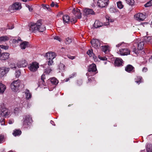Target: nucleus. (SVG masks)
<instances>
[{"label": "nucleus", "mask_w": 152, "mask_h": 152, "mask_svg": "<svg viewBox=\"0 0 152 152\" xmlns=\"http://www.w3.org/2000/svg\"><path fill=\"white\" fill-rule=\"evenodd\" d=\"M29 30L31 32H42L46 30L45 26L42 24V20H39L37 23H31L29 24Z\"/></svg>", "instance_id": "nucleus-1"}, {"label": "nucleus", "mask_w": 152, "mask_h": 152, "mask_svg": "<svg viewBox=\"0 0 152 152\" xmlns=\"http://www.w3.org/2000/svg\"><path fill=\"white\" fill-rule=\"evenodd\" d=\"M22 83V82L19 80L13 81L10 85V87L12 90L14 92H17L19 90V88Z\"/></svg>", "instance_id": "nucleus-2"}, {"label": "nucleus", "mask_w": 152, "mask_h": 152, "mask_svg": "<svg viewBox=\"0 0 152 152\" xmlns=\"http://www.w3.org/2000/svg\"><path fill=\"white\" fill-rule=\"evenodd\" d=\"M88 72L86 74L87 76H91L95 75L97 72L96 65L94 64L90 65L88 69Z\"/></svg>", "instance_id": "nucleus-3"}, {"label": "nucleus", "mask_w": 152, "mask_h": 152, "mask_svg": "<svg viewBox=\"0 0 152 152\" xmlns=\"http://www.w3.org/2000/svg\"><path fill=\"white\" fill-rule=\"evenodd\" d=\"M56 56L55 53L54 52H48L46 54L45 57L48 60V65H51L53 63V59Z\"/></svg>", "instance_id": "nucleus-4"}, {"label": "nucleus", "mask_w": 152, "mask_h": 152, "mask_svg": "<svg viewBox=\"0 0 152 152\" xmlns=\"http://www.w3.org/2000/svg\"><path fill=\"white\" fill-rule=\"evenodd\" d=\"M32 121V118L29 115H26L23 118V126L25 128H28Z\"/></svg>", "instance_id": "nucleus-5"}, {"label": "nucleus", "mask_w": 152, "mask_h": 152, "mask_svg": "<svg viewBox=\"0 0 152 152\" xmlns=\"http://www.w3.org/2000/svg\"><path fill=\"white\" fill-rule=\"evenodd\" d=\"M10 70V68L6 66L0 68V78H2L7 75Z\"/></svg>", "instance_id": "nucleus-6"}, {"label": "nucleus", "mask_w": 152, "mask_h": 152, "mask_svg": "<svg viewBox=\"0 0 152 152\" xmlns=\"http://www.w3.org/2000/svg\"><path fill=\"white\" fill-rule=\"evenodd\" d=\"M39 64L36 62H34L29 64L28 65L29 69L32 72H35L39 68Z\"/></svg>", "instance_id": "nucleus-7"}, {"label": "nucleus", "mask_w": 152, "mask_h": 152, "mask_svg": "<svg viewBox=\"0 0 152 152\" xmlns=\"http://www.w3.org/2000/svg\"><path fill=\"white\" fill-rule=\"evenodd\" d=\"M91 42L92 46L96 49H98L100 46V42L98 39H93Z\"/></svg>", "instance_id": "nucleus-8"}, {"label": "nucleus", "mask_w": 152, "mask_h": 152, "mask_svg": "<svg viewBox=\"0 0 152 152\" xmlns=\"http://www.w3.org/2000/svg\"><path fill=\"white\" fill-rule=\"evenodd\" d=\"M21 8V3L19 2H15L10 6L9 9L10 10H20Z\"/></svg>", "instance_id": "nucleus-9"}, {"label": "nucleus", "mask_w": 152, "mask_h": 152, "mask_svg": "<svg viewBox=\"0 0 152 152\" xmlns=\"http://www.w3.org/2000/svg\"><path fill=\"white\" fill-rule=\"evenodd\" d=\"M109 3V0H98L97 5L99 7H104L107 6Z\"/></svg>", "instance_id": "nucleus-10"}, {"label": "nucleus", "mask_w": 152, "mask_h": 152, "mask_svg": "<svg viewBox=\"0 0 152 152\" xmlns=\"http://www.w3.org/2000/svg\"><path fill=\"white\" fill-rule=\"evenodd\" d=\"M135 19L138 21H142L145 18V16L142 13H138L134 16Z\"/></svg>", "instance_id": "nucleus-11"}, {"label": "nucleus", "mask_w": 152, "mask_h": 152, "mask_svg": "<svg viewBox=\"0 0 152 152\" xmlns=\"http://www.w3.org/2000/svg\"><path fill=\"white\" fill-rule=\"evenodd\" d=\"M95 12L93 10L91 9L88 8H85L83 9V15L88 16L91 15H94Z\"/></svg>", "instance_id": "nucleus-12"}, {"label": "nucleus", "mask_w": 152, "mask_h": 152, "mask_svg": "<svg viewBox=\"0 0 152 152\" xmlns=\"http://www.w3.org/2000/svg\"><path fill=\"white\" fill-rule=\"evenodd\" d=\"M72 12L78 18L80 19L82 18V13L79 9L77 8H74Z\"/></svg>", "instance_id": "nucleus-13"}, {"label": "nucleus", "mask_w": 152, "mask_h": 152, "mask_svg": "<svg viewBox=\"0 0 152 152\" xmlns=\"http://www.w3.org/2000/svg\"><path fill=\"white\" fill-rule=\"evenodd\" d=\"M130 50L127 48L121 49L118 53L121 56L127 55L130 54Z\"/></svg>", "instance_id": "nucleus-14"}, {"label": "nucleus", "mask_w": 152, "mask_h": 152, "mask_svg": "<svg viewBox=\"0 0 152 152\" xmlns=\"http://www.w3.org/2000/svg\"><path fill=\"white\" fill-rule=\"evenodd\" d=\"M27 65L28 63L24 59H22L18 63L17 66L18 67H25Z\"/></svg>", "instance_id": "nucleus-15"}, {"label": "nucleus", "mask_w": 152, "mask_h": 152, "mask_svg": "<svg viewBox=\"0 0 152 152\" xmlns=\"http://www.w3.org/2000/svg\"><path fill=\"white\" fill-rule=\"evenodd\" d=\"M8 110L5 108L1 107L0 109V114L1 116L6 117L9 114Z\"/></svg>", "instance_id": "nucleus-16"}, {"label": "nucleus", "mask_w": 152, "mask_h": 152, "mask_svg": "<svg viewBox=\"0 0 152 152\" xmlns=\"http://www.w3.org/2000/svg\"><path fill=\"white\" fill-rule=\"evenodd\" d=\"M9 56L10 54L8 53H2L0 56V60L1 61H5L9 58Z\"/></svg>", "instance_id": "nucleus-17"}, {"label": "nucleus", "mask_w": 152, "mask_h": 152, "mask_svg": "<svg viewBox=\"0 0 152 152\" xmlns=\"http://www.w3.org/2000/svg\"><path fill=\"white\" fill-rule=\"evenodd\" d=\"M63 23L64 24H68L70 21L69 16L67 15H64L62 17Z\"/></svg>", "instance_id": "nucleus-18"}, {"label": "nucleus", "mask_w": 152, "mask_h": 152, "mask_svg": "<svg viewBox=\"0 0 152 152\" xmlns=\"http://www.w3.org/2000/svg\"><path fill=\"white\" fill-rule=\"evenodd\" d=\"M123 63L122 60L120 58H117L114 61V64L115 66H120Z\"/></svg>", "instance_id": "nucleus-19"}, {"label": "nucleus", "mask_w": 152, "mask_h": 152, "mask_svg": "<svg viewBox=\"0 0 152 152\" xmlns=\"http://www.w3.org/2000/svg\"><path fill=\"white\" fill-rule=\"evenodd\" d=\"M25 95V97L27 99H29L31 98V94L29 90L26 89L23 92Z\"/></svg>", "instance_id": "nucleus-20"}, {"label": "nucleus", "mask_w": 152, "mask_h": 152, "mask_svg": "<svg viewBox=\"0 0 152 152\" xmlns=\"http://www.w3.org/2000/svg\"><path fill=\"white\" fill-rule=\"evenodd\" d=\"M134 67L130 65H127L125 68V70L128 72H133Z\"/></svg>", "instance_id": "nucleus-21"}, {"label": "nucleus", "mask_w": 152, "mask_h": 152, "mask_svg": "<svg viewBox=\"0 0 152 152\" xmlns=\"http://www.w3.org/2000/svg\"><path fill=\"white\" fill-rule=\"evenodd\" d=\"M94 26L95 28H97L103 26V24L98 20H96L94 24Z\"/></svg>", "instance_id": "nucleus-22"}, {"label": "nucleus", "mask_w": 152, "mask_h": 152, "mask_svg": "<svg viewBox=\"0 0 152 152\" xmlns=\"http://www.w3.org/2000/svg\"><path fill=\"white\" fill-rule=\"evenodd\" d=\"M49 80H50L52 84L54 85L57 84L58 83V80L54 77L50 78Z\"/></svg>", "instance_id": "nucleus-23"}, {"label": "nucleus", "mask_w": 152, "mask_h": 152, "mask_svg": "<svg viewBox=\"0 0 152 152\" xmlns=\"http://www.w3.org/2000/svg\"><path fill=\"white\" fill-rule=\"evenodd\" d=\"M28 44V42H22L20 45V48L21 49H24L27 47Z\"/></svg>", "instance_id": "nucleus-24"}, {"label": "nucleus", "mask_w": 152, "mask_h": 152, "mask_svg": "<svg viewBox=\"0 0 152 152\" xmlns=\"http://www.w3.org/2000/svg\"><path fill=\"white\" fill-rule=\"evenodd\" d=\"M6 88V87L4 85L0 83V93H4Z\"/></svg>", "instance_id": "nucleus-25"}, {"label": "nucleus", "mask_w": 152, "mask_h": 152, "mask_svg": "<svg viewBox=\"0 0 152 152\" xmlns=\"http://www.w3.org/2000/svg\"><path fill=\"white\" fill-rule=\"evenodd\" d=\"M21 133V131L20 130H15L14 131L12 134L15 136H19Z\"/></svg>", "instance_id": "nucleus-26"}, {"label": "nucleus", "mask_w": 152, "mask_h": 152, "mask_svg": "<svg viewBox=\"0 0 152 152\" xmlns=\"http://www.w3.org/2000/svg\"><path fill=\"white\" fill-rule=\"evenodd\" d=\"M142 77L140 76H137L135 78V82L139 84L141 82H142Z\"/></svg>", "instance_id": "nucleus-27"}, {"label": "nucleus", "mask_w": 152, "mask_h": 152, "mask_svg": "<svg viewBox=\"0 0 152 152\" xmlns=\"http://www.w3.org/2000/svg\"><path fill=\"white\" fill-rule=\"evenodd\" d=\"M65 65L63 64L60 63L58 66L59 69L60 70L59 72H64L65 71Z\"/></svg>", "instance_id": "nucleus-28"}, {"label": "nucleus", "mask_w": 152, "mask_h": 152, "mask_svg": "<svg viewBox=\"0 0 152 152\" xmlns=\"http://www.w3.org/2000/svg\"><path fill=\"white\" fill-rule=\"evenodd\" d=\"M146 150L147 152H152V144L149 143L147 144Z\"/></svg>", "instance_id": "nucleus-29"}, {"label": "nucleus", "mask_w": 152, "mask_h": 152, "mask_svg": "<svg viewBox=\"0 0 152 152\" xmlns=\"http://www.w3.org/2000/svg\"><path fill=\"white\" fill-rule=\"evenodd\" d=\"M102 51L104 52L105 53H107L108 52H109V48L107 46H102Z\"/></svg>", "instance_id": "nucleus-30"}, {"label": "nucleus", "mask_w": 152, "mask_h": 152, "mask_svg": "<svg viewBox=\"0 0 152 152\" xmlns=\"http://www.w3.org/2000/svg\"><path fill=\"white\" fill-rule=\"evenodd\" d=\"M144 45V41L140 42L137 45V48L138 50H141L143 48Z\"/></svg>", "instance_id": "nucleus-31"}, {"label": "nucleus", "mask_w": 152, "mask_h": 152, "mask_svg": "<svg viewBox=\"0 0 152 152\" xmlns=\"http://www.w3.org/2000/svg\"><path fill=\"white\" fill-rule=\"evenodd\" d=\"M9 38L7 36H2L0 37V43L2 41L5 42L8 40Z\"/></svg>", "instance_id": "nucleus-32"}, {"label": "nucleus", "mask_w": 152, "mask_h": 152, "mask_svg": "<svg viewBox=\"0 0 152 152\" xmlns=\"http://www.w3.org/2000/svg\"><path fill=\"white\" fill-rule=\"evenodd\" d=\"M151 40L152 37H145L144 38V41L146 43L151 42Z\"/></svg>", "instance_id": "nucleus-33"}, {"label": "nucleus", "mask_w": 152, "mask_h": 152, "mask_svg": "<svg viewBox=\"0 0 152 152\" xmlns=\"http://www.w3.org/2000/svg\"><path fill=\"white\" fill-rule=\"evenodd\" d=\"M127 3L130 5L133 6L134 4V0H125Z\"/></svg>", "instance_id": "nucleus-34"}, {"label": "nucleus", "mask_w": 152, "mask_h": 152, "mask_svg": "<svg viewBox=\"0 0 152 152\" xmlns=\"http://www.w3.org/2000/svg\"><path fill=\"white\" fill-rule=\"evenodd\" d=\"M106 20L107 21V22L105 25H107L109 24V22H112L114 21V20L113 19L110 18L109 17L107 16L106 17Z\"/></svg>", "instance_id": "nucleus-35"}, {"label": "nucleus", "mask_w": 152, "mask_h": 152, "mask_svg": "<svg viewBox=\"0 0 152 152\" xmlns=\"http://www.w3.org/2000/svg\"><path fill=\"white\" fill-rule=\"evenodd\" d=\"M45 79V76L44 75H42L41 77V79L42 82H40V83L41 84L42 83V84L44 86H45V83L44 81V80Z\"/></svg>", "instance_id": "nucleus-36"}, {"label": "nucleus", "mask_w": 152, "mask_h": 152, "mask_svg": "<svg viewBox=\"0 0 152 152\" xmlns=\"http://www.w3.org/2000/svg\"><path fill=\"white\" fill-rule=\"evenodd\" d=\"M117 6L120 9H122L123 7V5L122 2L121 1H119L117 3Z\"/></svg>", "instance_id": "nucleus-37"}, {"label": "nucleus", "mask_w": 152, "mask_h": 152, "mask_svg": "<svg viewBox=\"0 0 152 152\" xmlns=\"http://www.w3.org/2000/svg\"><path fill=\"white\" fill-rule=\"evenodd\" d=\"M72 42V39L69 37H67L66 39L65 42L66 44H69Z\"/></svg>", "instance_id": "nucleus-38"}, {"label": "nucleus", "mask_w": 152, "mask_h": 152, "mask_svg": "<svg viewBox=\"0 0 152 152\" xmlns=\"http://www.w3.org/2000/svg\"><path fill=\"white\" fill-rule=\"evenodd\" d=\"M152 5V0H151L147 2L144 5L145 7H148Z\"/></svg>", "instance_id": "nucleus-39"}, {"label": "nucleus", "mask_w": 152, "mask_h": 152, "mask_svg": "<svg viewBox=\"0 0 152 152\" xmlns=\"http://www.w3.org/2000/svg\"><path fill=\"white\" fill-rule=\"evenodd\" d=\"M0 48L4 50H7L9 48V46L7 45H0Z\"/></svg>", "instance_id": "nucleus-40"}, {"label": "nucleus", "mask_w": 152, "mask_h": 152, "mask_svg": "<svg viewBox=\"0 0 152 152\" xmlns=\"http://www.w3.org/2000/svg\"><path fill=\"white\" fill-rule=\"evenodd\" d=\"M52 70L49 68H47L44 71V73L47 74H49L51 71Z\"/></svg>", "instance_id": "nucleus-41"}, {"label": "nucleus", "mask_w": 152, "mask_h": 152, "mask_svg": "<svg viewBox=\"0 0 152 152\" xmlns=\"http://www.w3.org/2000/svg\"><path fill=\"white\" fill-rule=\"evenodd\" d=\"M21 73L19 71H16L15 72V75L16 77H18L20 75Z\"/></svg>", "instance_id": "nucleus-42"}, {"label": "nucleus", "mask_w": 152, "mask_h": 152, "mask_svg": "<svg viewBox=\"0 0 152 152\" xmlns=\"http://www.w3.org/2000/svg\"><path fill=\"white\" fill-rule=\"evenodd\" d=\"M87 53L90 57L92 56V54H93L92 50H89L87 52Z\"/></svg>", "instance_id": "nucleus-43"}, {"label": "nucleus", "mask_w": 152, "mask_h": 152, "mask_svg": "<svg viewBox=\"0 0 152 152\" xmlns=\"http://www.w3.org/2000/svg\"><path fill=\"white\" fill-rule=\"evenodd\" d=\"M76 75V74L75 73H73L68 78L66 79V81H68L69 80V78H72L73 77H74Z\"/></svg>", "instance_id": "nucleus-44"}, {"label": "nucleus", "mask_w": 152, "mask_h": 152, "mask_svg": "<svg viewBox=\"0 0 152 152\" xmlns=\"http://www.w3.org/2000/svg\"><path fill=\"white\" fill-rule=\"evenodd\" d=\"M98 57L99 59L102 60L106 61L107 60V58H106V57H102L99 55L98 56Z\"/></svg>", "instance_id": "nucleus-45"}, {"label": "nucleus", "mask_w": 152, "mask_h": 152, "mask_svg": "<svg viewBox=\"0 0 152 152\" xmlns=\"http://www.w3.org/2000/svg\"><path fill=\"white\" fill-rule=\"evenodd\" d=\"M55 6H56V7H58V5L56 3H55L53 1H52V2L51 4H50L51 7H53Z\"/></svg>", "instance_id": "nucleus-46"}, {"label": "nucleus", "mask_w": 152, "mask_h": 152, "mask_svg": "<svg viewBox=\"0 0 152 152\" xmlns=\"http://www.w3.org/2000/svg\"><path fill=\"white\" fill-rule=\"evenodd\" d=\"M49 5L46 6L45 4L42 5V7L44 9H47V10H48V9L49 8Z\"/></svg>", "instance_id": "nucleus-47"}, {"label": "nucleus", "mask_w": 152, "mask_h": 152, "mask_svg": "<svg viewBox=\"0 0 152 152\" xmlns=\"http://www.w3.org/2000/svg\"><path fill=\"white\" fill-rule=\"evenodd\" d=\"M10 67L12 69H15L17 67L15 66V65L14 64H12L10 65Z\"/></svg>", "instance_id": "nucleus-48"}, {"label": "nucleus", "mask_w": 152, "mask_h": 152, "mask_svg": "<svg viewBox=\"0 0 152 152\" xmlns=\"http://www.w3.org/2000/svg\"><path fill=\"white\" fill-rule=\"evenodd\" d=\"M20 39L19 38H18L17 39H14L13 40V42L15 43H18V41H20Z\"/></svg>", "instance_id": "nucleus-49"}, {"label": "nucleus", "mask_w": 152, "mask_h": 152, "mask_svg": "<svg viewBox=\"0 0 152 152\" xmlns=\"http://www.w3.org/2000/svg\"><path fill=\"white\" fill-rule=\"evenodd\" d=\"M4 136L3 135H0V143H1L2 142L4 139Z\"/></svg>", "instance_id": "nucleus-50"}, {"label": "nucleus", "mask_w": 152, "mask_h": 152, "mask_svg": "<svg viewBox=\"0 0 152 152\" xmlns=\"http://www.w3.org/2000/svg\"><path fill=\"white\" fill-rule=\"evenodd\" d=\"M54 39H56V40H57L59 41H61V39L60 38L58 37V36H55L54 37Z\"/></svg>", "instance_id": "nucleus-51"}, {"label": "nucleus", "mask_w": 152, "mask_h": 152, "mask_svg": "<svg viewBox=\"0 0 152 152\" xmlns=\"http://www.w3.org/2000/svg\"><path fill=\"white\" fill-rule=\"evenodd\" d=\"M110 11L111 12H116V10L114 8H110Z\"/></svg>", "instance_id": "nucleus-52"}, {"label": "nucleus", "mask_w": 152, "mask_h": 152, "mask_svg": "<svg viewBox=\"0 0 152 152\" xmlns=\"http://www.w3.org/2000/svg\"><path fill=\"white\" fill-rule=\"evenodd\" d=\"M10 24L7 25V26L8 27V28H7V29H12L13 28H14V27L13 25H12V26L11 27H10Z\"/></svg>", "instance_id": "nucleus-53"}, {"label": "nucleus", "mask_w": 152, "mask_h": 152, "mask_svg": "<svg viewBox=\"0 0 152 152\" xmlns=\"http://www.w3.org/2000/svg\"><path fill=\"white\" fill-rule=\"evenodd\" d=\"M14 122V120L13 119H11L9 120L8 123L9 124H12Z\"/></svg>", "instance_id": "nucleus-54"}, {"label": "nucleus", "mask_w": 152, "mask_h": 152, "mask_svg": "<svg viewBox=\"0 0 152 152\" xmlns=\"http://www.w3.org/2000/svg\"><path fill=\"white\" fill-rule=\"evenodd\" d=\"M70 21L72 23H75L77 21V20L75 19H72Z\"/></svg>", "instance_id": "nucleus-55"}, {"label": "nucleus", "mask_w": 152, "mask_h": 152, "mask_svg": "<svg viewBox=\"0 0 152 152\" xmlns=\"http://www.w3.org/2000/svg\"><path fill=\"white\" fill-rule=\"evenodd\" d=\"M68 57L69 58L72 59V60L73 59H75V56H72L70 55H69V56L68 55Z\"/></svg>", "instance_id": "nucleus-56"}, {"label": "nucleus", "mask_w": 152, "mask_h": 152, "mask_svg": "<svg viewBox=\"0 0 152 152\" xmlns=\"http://www.w3.org/2000/svg\"><path fill=\"white\" fill-rule=\"evenodd\" d=\"M133 51L136 54H137V53H138V50H137L135 48H134L133 49Z\"/></svg>", "instance_id": "nucleus-57"}, {"label": "nucleus", "mask_w": 152, "mask_h": 152, "mask_svg": "<svg viewBox=\"0 0 152 152\" xmlns=\"http://www.w3.org/2000/svg\"><path fill=\"white\" fill-rule=\"evenodd\" d=\"M124 42H122L121 43H120L118 45H116V47H119L120 46H121L122 45L124 44Z\"/></svg>", "instance_id": "nucleus-58"}, {"label": "nucleus", "mask_w": 152, "mask_h": 152, "mask_svg": "<svg viewBox=\"0 0 152 152\" xmlns=\"http://www.w3.org/2000/svg\"><path fill=\"white\" fill-rule=\"evenodd\" d=\"M147 70L148 69L147 68L144 67L142 69V71L143 72H145L147 71Z\"/></svg>", "instance_id": "nucleus-59"}, {"label": "nucleus", "mask_w": 152, "mask_h": 152, "mask_svg": "<svg viewBox=\"0 0 152 152\" xmlns=\"http://www.w3.org/2000/svg\"><path fill=\"white\" fill-rule=\"evenodd\" d=\"M31 12L33 10V8L32 6H31L28 9Z\"/></svg>", "instance_id": "nucleus-60"}, {"label": "nucleus", "mask_w": 152, "mask_h": 152, "mask_svg": "<svg viewBox=\"0 0 152 152\" xmlns=\"http://www.w3.org/2000/svg\"><path fill=\"white\" fill-rule=\"evenodd\" d=\"M4 120V119L3 118H1L0 119V124Z\"/></svg>", "instance_id": "nucleus-61"}, {"label": "nucleus", "mask_w": 152, "mask_h": 152, "mask_svg": "<svg viewBox=\"0 0 152 152\" xmlns=\"http://www.w3.org/2000/svg\"><path fill=\"white\" fill-rule=\"evenodd\" d=\"M88 81H90V80H94V78L93 77H91L90 78H88Z\"/></svg>", "instance_id": "nucleus-62"}, {"label": "nucleus", "mask_w": 152, "mask_h": 152, "mask_svg": "<svg viewBox=\"0 0 152 152\" xmlns=\"http://www.w3.org/2000/svg\"><path fill=\"white\" fill-rule=\"evenodd\" d=\"M50 123L52 125H53L54 126H55V124H54V122H53V121H50Z\"/></svg>", "instance_id": "nucleus-63"}, {"label": "nucleus", "mask_w": 152, "mask_h": 152, "mask_svg": "<svg viewBox=\"0 0 152 152\" xmlns=\"http://www.w3.org/2000/svg\"><path fill=\"white\" fill-rule=\"evenodd\" d=\"M1 125H5V122H4V121H3L1 123Z\"/></svg>", "instance_id": "nucleus-64"}]
</instances>
